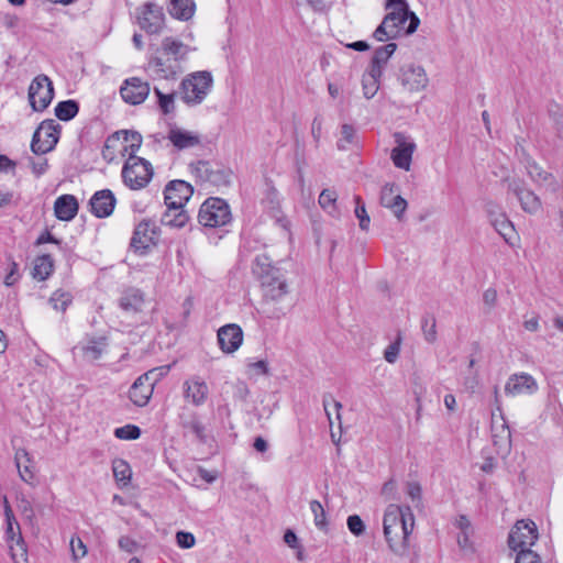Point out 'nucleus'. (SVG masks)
Wrapping results in <instances>:
<instances>
[{
  "mask_svg": "<svg viewBox=\"0 0 563 563\" xmlns=\"http://www.w3.org/2000/svg\"><path fill=\"white\" fill-rule=\"evenodd\" d=\"M161 52L167 59L156 56L150 59L148 70L158 79H175L181 71L178 63L186 59L190 47L170 36L162 41Z\"/></svg>",
  "mask_w": 563,
  "mask_h": 563,
  "instance_id": "nucleus-4",
  "label": "nucleus"
},
{
  "mask_svg": "<svg viewBox=\"0 0 563 563\" xmlns=\"http://www.w3.org/2000/svg\"><path fill=\"white\" fill-rule=\"evenodd\" d=\"M19 265L14 261L10 263V271L4 277V285L8 287L13 286L19 279Z\"/></svg>",
  "mask_w": 563,
  "mask_h": 563,
  "instance_id": "nucleus-58",
  "label": "nucleus"
},
{
  "mask_svg": "<svg viewBox=\"0 0 563 563\" xmlns=\"http://www.w3.org/2000/svg\"><path fill=\"white\" fill-rule=\"evenodd\" d=\"M150 85L137 77L129 78L120 89L122 99L130 104L142 103L150 93Z\"/></svg>",
  "mask_w": 563,
  "mask_h": 563,
  "instance_id": "nucleus-18",
  "label": "nucleus"
},
{
  "mask_svg": "<svg viewBox=\"0 0 563 563\" xmlns=\"http://www.w3.org/2000/svg\"><path fill=\"white\" fill-rule=\"evenodd\" d=\"M3 499L7 522L5 538L9 544L11 558L14 563H27V548L21 534L20 525L13 515L7 497Z\"/></svg>",
  "mask_w": 563,
  "mask_h": 563,
  "instance_id": "nucleus-8",
  "label": "nucleus"
},
{
  "mask_svg": "<svg viewBox=\"0 0 563 563\" xmlns=\"http://www.w3.org/2000/svg\"><path fill=\"white\" fill-rule=\"evenodd\" d=\"M330 405L333 406L335 412H336V418L340 420L341 419V416H340V409L342 408V405L341 402H339L338 400H335L333 398V396L331 394H324L323 395V407H324V411L328 416V419L330 421V423H332V420H331V411H330Z\"/></svg>",
  "mask_w": 563,
  "mask_h": 563,
  "instance_id": "nucleus-53",
  "label": "nucleus"
},
{
  "mask_svg": "<svg viewBox=\"0 0 563 563\" xmlns=\"http://www.w3.org/2000/svg\"><path fill=\"white\" fill-rule=\"evenodd\" d=\"M54 112L60 121H70L79 112V103L73 99L60 101L56 104Z\"/></svg>",
  "mask_w": 563,
  "mask_h": 563,
  "instance_id": "nucleus-37",
  "label": "nucleus"
},
{
  "mask_svg": "<svg viewBox=\"0 0 563 563\" xmlns=\"http://www.w3.org/2000/svg\"><path fill=\"white\" fill-rule=\"evenodd\" d=\"M154 93L157 97L159 109L164 114H169L175 111V91L163 93L158 87H154Z\"/></svg>",
  "mask_w": 563,
  "mask_h": 563,
  "instance_id": "nucleus-43",
  "label": "nucleus"
},
{
  "mask_svg": "<svg viewBox=\"0 0 563 563\" xmlns=\"http://www.w3.org/2000/svg\"><path fill=\"white\" fill-rule=\"evenodd\" d=\"M310 510L313 514L316 527L319 530L327 532L328 531L327 516H325L323 506L320 504V501L311 500L310 501Z\"/></svg>",
  "mask_w": 563,
  "mask_h": 563,
  "instance_id": "nucleus-45",
  "label": "nucleus"
},
{
  "mask_svg": "<svg viewBox=\"0 0 563 563\" xmlns=\"http://www.w3.org/2000/svg\"><path fill=\"white\" fill-rule=\"evenodd\" d=\"M107 346V339L99 336L89 339L86 344L80 346V350L85 358L96 361L102 355Z\"/></svg>",
  "mask_w": 563,
  "mask_h": 563,
  "instance_id": "nucleus-33",
  "label": "nucleus"
},
{
  "mask_svg": "<svg viewBox=\"0 0 563 563\" xmlns=\"http://www.w3.org/2000/svg\"><path fill=\"white\" fill-rule=\"evenodd\" d=\"M354 201H355L354 213H355V217L360 221V223H358L360 229L363 231H367L368 227H369L371 219L366 211L365 203L360 196H355Z\"/></svg>",
  "mask_w": 563,
  "mask_h": 563,
  "instance_id": "nucleus-46",
  "label": "nucleus"
},
{
  "mask_svg": "<svg viewBox=\"0 0 563 563\" xmlns=\"http://www.w3.org/2000/svg\"><path fill=\"white\" fill-rule=\"evenodd\" d=\"M153 389L151 385H147L146 383L140 384V378H136V380L133 383V385L130 388L129 396L131 401L139 406L143 407L147 405L151 396H152Z\"/></svg>",
  "mask_w": 563,
  "mask_h": 563,
  "instance_id": "nucleus-35",
  "label": "nucleus"
},
{
  "mask_svg": "<svg viewBox=\"0 0 563 563\" xmlns=\"http://www.w3.org/2000/svg\"><path fill=\"white\" fill-rule=\"evenodd\" d=\"M32 172L36 177L42 176L48 168L47 159H43L41 162H34L31 163Z\"/></svg>",
  "mask_w": 563,
  "mask_h": 563,
  "instance_id": "nucleus-64",
  "label": "nucleus"
},
{
  "mask_svg": "<svg viewBox=\"0 0 563 563\" xmlns=\"http://www.w3.org/2000/svg\"><path fill=\"white\" fill-rule=\"evenodd\" d=\"M537 389L536 379L526 373L511 375L505 385V393L509 396L531 395Z\"/></svg>",
  "mask_w": 563,
  "mask_h": 563,
  "instance_id": "nucleus-24",
  "label": "nucleus"
},
{
  "mask_svg": "<svg viewBox=\"0 0 563 563\" xmlns=\"http://www.w3.org/2000/svg\"><path fill=\"white\" fill-rule=\"evenodd\" d=\"M155 238L156 231L154 223L143 220L134 229L130 245L135 252L145 254L150 246L154 244Z\"/></svg>",
  "mask_w": 563,
  "mask_h": 563,
  "instance_id": "nucleus-17",
  "label": "nucleus"
},
{
  "mask_svg": "<svg viewBox=\"0 0 563 563\" xmlns=\"http://www.w3.org/2000/svg\"><path fill=\"white\" fill-rule=\"evenodd\" d=\"M114 435L121 440H136L141 435V429L135 424H125L117 428Z\"/></svg>",
  "mask_w": 563,
  "mask_h": 563,
  "instance_id": "nucleus-48",
  "label": "nucleus"
},
{
  "mask_svg": "<svg viewBox=\"0 0 563 563\" xmlns=\"http://www.w3.org/2000/svg\"><path fill=\"white\" fill-rule=\"evenodd\" d=\"M144 301L145 299L142 290L134 287H129L122 291L119 299V306L125 312L136 313L142 311Z\"/></svg>",
  "mask_w": 563,
  "mask_h": 563,
  "instance_id": "nucleus-27",
  "label": "nucleus"
},
{
  "mask_svg": "<svg viewBox=\"0 0 563 563\" xmlns=\"http://www.w3.org/2000/svg\"><path fill=\"white\" fill-rule=\"evenodd\" d=\"M70 551L74 561H78L87 554V547L81 541L80 538H71L70 540Z\"/></svg>",
  "mask_w": 563,
  "mask_h": 563,
  "instance_id": "nucleus-52",
  "label": "nucleus"
},
{
  "mask_svg": "<svg viewBox=\"0 0 563 563\" xmlns=\"http://www.w3.org/2000/svg\"><path fill=\"white\" fill-rule=\"evenodd\" d=\"M508 191L517 197L521 209L530 214H536L542 208L540 198L529 188L523 180L512 178L508 180Z\"/></svg>",
  "mask_w": 563,
  "mask_h": 563,
  "instance_id": "nucleus-13",
  "label": "nucleus"
},
{
  "mask_svg": "<svg viewBox=\"0 0 563 563\" xmlns=\"http://www.w3.org/2000/svg\"><path fill=\"white\" fill-rule=\"evenodd\" d=\"M194 194L192 186L180 179L169 181L164 189V201L167 208H184Z\"/></svg>",
  "mask_w": 563,
  "mask_h": 563,
  "instance_id": "nucleus-14",
  "label": "nucleus"
},
{
  "mask_svg": "<svg viewBox=\"0 0 563 563\" xmlns=\"http://www.w3.org/2000/svg\"><path fill=\"white\" fill-rule=\"evenodd\" d=\"M415 526V517L410 507L389 505L384 514V536L389 549L399 556L409 550V536Z\"/></svg>",
  "mask_w": 563,
  "mask_h": 563,
  "instance_id": "nucleus-3",
  "label": "nucleus"
},
{
  "mask_svg": "<svg viewBox=\"0 0 563 563\" xmlns=\"http://www.w3.org/2000/svg\"><path fill=\"white\" fill-rule=\"evenodd\" d=\"M184 397L194 406H201L207 400L209 388L207 383L198 376H191L183 384Z\"/></svg>",
  "mask_w": 563,
  "mask_h": 563,
  "instance_id": "nucleus-23",
  "label": "nucleus"
},
{
  "mask_svg": "<svg viewBox=\"0 0 563 563\" xmlns=\"http://www.w3.org/2000/svg\"><path fill=\"white\" fill-rule=\"evenodd\" d=\"M407 494L411 498V500L420 501L421 499V486L417 482H410L407 484Z\"/></svg>",
  "mask_w": 563,
  "mask_h": 563,
  "instance_id": "nucleus-60",
  "label": "nucleus"
},
{
  "mask_svg": "<svg viewBox=\"0 0 563 563\" xmlns=\"http://www.w3.org/2000/svg\"><path fill=\"white\" fill-rule=\"evenodd\" d=\"M54 271V262L49 254L37 256L32 272L33 278L37 280L47 279Z\"/></svg>",
  "mask_w": 563,
  "mask_h": 563,
  "instance_id": "nucleus-36",
  "label": "nucleus"
},
{
  "mask_svg": "<svg viewBox=\"0 0 563 563\" xmlns=\"http://www.w3.org/2000/svg\"><path fill=\"white\" fill-rule=\"evenodd\" d=\"M112 471L118 483H121L123 486L129 484L132 472L130 465L124 460H114L112 463Z\"/></svg>",
  "mask_w": 563,
  "mask_h": 563,
  "instance_id": "nucleus-41",
  "label": "nucleus"
},
{
  "mask_svg": "<svg viewBox=\"0 0 563 563\" xmlns=\"http://www.w3.org/2000/svg\"><path fill=\"white\" fill-rule=\"evenodd\" d=\"M342 137L338 141V148L345 151L347 144H353L355 139V129L351 124H343L341 128Z\"/></svg>",
  "mask_w": 563,
  "mask_h": 563,
  "instance_id": "nucleus-49",
  "label": "nucleus"
},
{
  "mask_svg": "<svg viewBox=\"0 0 563 563\" xmlns=\"http://www.w3.org/2000/svg\"><path fill=\"white\" fill-rule=\"evenodd\" d=\"M530 178L533 181H544L556 187V181L551 173L543 170L536 162H529L526 166Z\"/></svg>",
  "mask_w": 563,
  "mask_h": 563,
  "instance_id": "nucleus-40",
  "label": "nucleus"
},
{
  "mask_svg": "<svg viewBox=\"0 0 563 563\" xmlns=\"http://www.w3.org/2000/svg\"><path fill=\"white\" fill-rule=\"evenodd\" d=\"M346 525L351 533L356 537H360L365 532V525L358 515L349 516Z\"/></svg>",
  "mask_w": 563,
  "mask_h": 563,
  "instance_id": "nucleus-50",
  "label": "nucleus"
},
{
  "mask_svg": "<svg viewBox=\"0 0 563 563\" xmlns=\"http://www.w3.org/2000/svg\"><path fill=\"white\" fill-rule=\"evenodd\" d=\"M154 175L152 164L147 159L125 162L122 167V179L126 187L140 190L147 186Z\"/></svg>",
  "mask_w": 563,
  "mask_h": 563,
  "instance_id": "nucleus-10",
  "label": "nucleus"
},
{
  "mask_svg": "<svg viewBox=\"0 0 563 563\" xmlns=\"http://www.w3.org/2000/svg\"><path fill=\"white\" fill-rule=\"evenodd\" d=\"M380 205L390 209L399 220L407 209V201L398 194V186L395 184H386L382 188Z\"/></svg>",
  "mask_w": 563,
  "mask_h": 563,
  "instance_id": "nucleus-21",
  "label": "nucleus"
},
{
  "mask_svg": "<svg viewBox=\"0 0 563 563\" xmlns=\"http://www.w3.org/2000/svg\"><path fill=\"white\" fill-rule=\"evenodd\" d=\"M492 225L507 243L511 244L510 240L515 232V227L506 214H499V218L494 219Z\"/></svg>",
  "mask_w": 563,
  "mask_h": 563,
  "instance_id": "nucleus-42",
  "label": "nucleus"
},
{
  "mask_svg": "<svg viewBox=\"0 0 563 563\" xmlns=\"http://www.w3.org/2000/svg\"><path fill=\"white\" fill-rule=\"evenodd\" d=\"M180 426L186 431L191 432L200 442H206V427L200 421L196 412H191L188 416L180 417Z\"/></svg>",
  "mask_w": 563,
  "mask_h": 563,
  "instance_id": "nucleus-30",
  "label": "nucleus"
},
{
  "mask_svg": "<svg viewBox=\"0 0 563 563\" xmlns=\"http://www.w3.org/2000/svg\"><path fill=\"white\" fill-rule=\"evenodd\" d=\"M399 80L401 86L410 92L424 89L429 82L423 67L413 64L400 68Z\"/></svg>",
  "mask_w": 563,
  "mask_h": 563,
  "instance_id": "nucleus-16",
  "label": "nucleus"
},
{
  "mask_svg": "<svg viewBox=\"0 0 563 563\" xmlns=\"http://www.w3.org/2000/svg\"><path fill=\"white\" fill-rule=\"evenodd\" d=\"M538 540L537 526L532 520H518L508 536V547L512 551L531 550Z\"/></svg>",
  "mask_w": 563,
  "mask_h": 563,
  "instance_id": "nucleus-12",
  "label": "nucleus"
},
{
  "mask_svg": "<svg viewBox=\"0 0 563 563\" xmlns=\"http://www.w3.org/2000/svg\"><path fill=\"white\" fill-rule=\"evenodd\" d=\"M515 563H542L540 555L532 550H520Z\"/></svg>",
  "mask_w": 563,
  "mask_h": 563,
  "instance_id": "nucleus-54",
  "label": "nucleus"
},
{
  "mask_svg": "<svg viewBox=\"0 0 563 563\" xmlns=\"http://www.w3.org/2000/svg\"><path fill=\"white\" fill-rule=\"evenodd\" d=\"M421 330L428 343L437 341V320L433 313L426 312L421 318Z\"/></svg>",
  "mask_w": 563,
  "mask_h": 563,
  "instance_id": "nucleus-39",
  "label": "nucleus"
},
{
  "mask_svg": "<svg viewBox=\"0 0 563 563\" xmlns=\"http://www.w3.org/2000/svg\"><path fill=\"white\" fill-rule=\"evenodd\" d=\"M336 199L338 195L335 190L323 189L319 196L318 202L323 210L333 216L336 212Z\"/></svg>",
  "mask_w": 563,
  "mask_h": 563,
  "instance_id": "nucleus-44",
  "label": "nucleus"
},
{
  "mask_svg": "<svg viewBox=\"0 0 563 563\" xmlns=\"http://www.w3.org/2000/svg\"><path fill=\"white\" fill-rule=\"evenodd\" d=\"M196 10L194 0H170L168 12L178 20L188 21L192 18Z\"/></svg>",
  "mask_w": 563,
  "mask_h": 563,
  "instance_id": "nucleus-29",
  "label": "nucleus"
},
{
  "mask_svg": "<svg viewBox=\"0 0 563 563\" xmlns=\"http://www.w3.org/2000/svg\"><path fill=\"white\" fill-rule=\"evenodd\" d=\"M232 221L229 203L219 197H209L200 206L198 222L206 228L224 227Z\"/></svg>",
  "mask_w": 563,
  "mask_h": 563,
  "instance_id": "nucleus-7",
  "label": "nucleus"
},
{
  "mask_svg": "<svg viewBox=\"0 0 563 563\" xmlns=\"http://www.w3.org/2000/svg\"><path fill=\"white\" fill-rule=\"evenodd\" d=\"M141 145L142 141L125 144L123 146V152L129 155L126 162H141V159H144L143 157L136 155V152L140 150Z\"/></svg>",
  "mask_w": 563,
  "mask_h": 563,
  "instance_id": "nucleus-56",
  "label": "nucleus"
},
{
  "mask_svg": "<svg viewBox=\"0 0 563 563\" xmlns=\"http://www.w3.org/2000/svg\"><path fill=\"white\" fill-rule=\"evenodd\" d=\"M396 146L391 150L390 158L397 168L409 170L416 143L401 132L394 134Z\"/></svg>",
  "mask_w": 563,
  "mask_h": 563,
  "instance_id": "nucleus-15",
  "label": "nucleus"
},
{
  "mask_svg": "<svg viewBox=\"0 0 563 563\" xmlns=\"http://www.w3.org/2000/svg\"><path fill=\"white\" fill-rule=\"evenodd\" d=\"M243 341V331L240 325L230 323L218 330V342L220 349L225 353L236 351Z\"/></svg>",
  "mask_w": 563,
  "mask_h": 563,
  "instance_id": "nucleus-22",
  "label": "nucleus"
},
{
  "mask_svg": "<svg viewBox=\"0 0 563 563\" xmlns=\"http://www.w3.org/2000/svg\"><path fill=\"white\" fill-rule=\"evenodd\" d=\"M382 75H376L372 69L363 75L362 88L363 95L366 99L373 98L379 89V78Z\"/></svg>",
  "mask_w": 563,
  "mask_h": 563,
  "instance_id": "nucleus-38",
  "label": "nucleus"
},
{
  "mask_svg": "<svg viewBox=\"0 0 563 563\" xmlns=\"http://www.w3.org/2000/svg\"><path fill=\"white\" fill-rule=\"evenodd\" d=\"M29 101L32 109L36 112L44 111L54 98L53 82L48 76L37 75L29 87Z\"/></svg>",
  "mask_w": 563,
  "mask_h": 563,
  "instance_id": "nucleus-11",
  "label": "nucleus"
},
{
  "mask_svg": "<svg viewBox=\"0 0 563 563\" xmlns=\"http://www.w3.org/2000/svg\"><path fill=\"white\" fill-rule=\"evenodd\" d=\"M16 163L7 155H0V173H14Z\"/></svg>",
  "mask_w": 563,
  "mask_h": 563,
  "instance_id": "nucleus-61",
  "label": "nucleus"
},
{
  "mask_svg": "<svg viewBox=\"0 0 563 563\" xmlns=\"http://www.w3.org/2000/svg\"><path fill=\"white\" fill-rule=\"evenodd\" d=\"M15 465L19 470L20 477L25 483L31 484L34 479V472L31 465V457L25 449H19L15 452Z\"/></svg>",
  "mask_w": 563,
  "mask_h": 563,
  "instance_id": "nucleus-32",
  "label": "nucleus"
},
{
  "mask_svg": "<svg viewBox=\"0 0 563 563\" xmlns=\"http://www.w3.org/2000/svg\"><path fill=\"white\" fill-rule=\"evenodd\" d=\"M118 545L122 551L128 553H133L139 548V543L128 536H122L118 541Z\"/></svg>",
  "mask_w": 563,
  "mask_h": 563,
  "instance_id": "nucleus-57",
  "label": "nucleus"
},
{
  "mask_svg": "<svg viewBox=\"0 0 563 563\" xmlns=\"http://www.w3.org/2000/svg\"><path fill=\"white\" fill-rule=\"evenodd\" d=\"M396 49L397 45L395 43H388L376 48L372 57L369 69H372L373 73H376V75H382L383 65L388 62Z\"/></svg>",
  "mask_w": 563,
  "mask_h": 563,
  "instance_id": "nucleus-28",
  "label": "nucleus"
},
{
  "mask_svg": "<svg viewBox=\"0 0 563 563\" xmlns=\"http://www.w3.org/2000/svg\"><path fill=\"white\" fill-rule=\"evenodd\" d=\"M191 174L201 183L217 188L229 187L232 183L231 168L211 161H198L189 164Z\"/></svg>",
  "mask_w": 563,
  "mask_h": 563,
  "instance_id": "nucleus-6",
  "label": "nucleus"
},
{
  "mask_svg": "<svg viewBox=\"0 0 563 563\" xmlns=\"http://www.w3.org/2000/svg\"><path fill=\"white\" fill-rule=\"evenodd\" d=\"M167 139L178 151L191 148L201 143V137L198 133L177 126L169 129Z\"/></svg>",
  "mask_w": 563,
  "mask_h": 563,
  "instance_id": "nucleus-25",
  "label": "nucleus"
},
{
  "mask_svg": "<svg viewBox=\"0 0 563 563\" xmlns=\"http://www.w3.org/2000/svg\"><path fill=\"white\" fill-rule=\"evenodd\" d=\"M176 542L181 549H190L195 545L196 539L191 532L178 531L176 533Z\"/></svg>",
  "mask_w": 563,
  "mask_h": 563,
  "instance_id": "nucleus-55",
  "label": "nucleus"
},
{
  "mask_svg": "<svg viewBox=\"0 0 563 563\" xmlns=\"http://www.w3.org/2000/svg\"><path fill=\"white\" fill-rule=\"evenodd\" d=\"M212 85L213 78L210 71L200 70L191 73L180 82V98L189 107L198 106L207 98Z\"/></svg>",
  "mask_w": 563,
  "mask_h": 563,
  "instance_id": "nucleus-5",
  "label": "nucleus"
},
{
  "mask_svg": "<svg viewBox=\"0 0 563 563\" xmlns=\"http://www.w3.org/2000/svg\"><path fill=\"white\" fill-rule=\"evenodd\" d=\"M60 125L53 119L44 120L33 133L31 151L43 155L53 151L58 142Z\"/></svg>",
  "mask_w": 563,
  "mask_h": 563,
  "instance_id": "nucleus-9",
  "label": "nucleus"
},
{
  "mask_svg": "<svg viewBox=\"0 0 563 563\" xmlns=\"http://www.w3.org/2000/svg\"><path fill=\"white\" fill-rule=\"evenodd\" d=\"M115 203V196L110 189L96 191L89 200L90 211L97 218L111 216Z\"/></svg>",
  "mask_w": 563,
  "mask_h": 563,
  "instance_id": "nucleus-20",
  "label": "nucleus"
},
{
  "mask_svg": "<svg viewBox=\"0 0 563 563\" xmlns=\"http://www.w3.org/2000/svg\"><path fill=\"white\" fill-rule=\"evenodd\" d=\"M139 378L140 384L146 383L147 385H151L152 389H154L155 384L158 382L157 369L153 368L141 375Z\"/></svg>",
  "mask_w": 563,
  "mask_h": 563,
  "instance_id": "nucleus-62",
  "label": "nucleus"
},
{
  "mask_svg": "<svg viewBox=\"0 0 563 563\" xmlns=\"http://www.w3.org/2000/svg\"><path fill=\"white\" fill-rule=\"evenodd\" d=\"M44 243H54L60 245L62 242L56 239L48 230H45L35 241V245H41Z\"/></svg>",
  "mask_w": 563,
  "mask_h": 563,
  "instance_id": "nucleus-63",
  "label": "nucleus"
},
{
  "mask_svg": "<svg viewBox=\"0 0 563 563\" xmlns=\"http://www.w3.org/2000/svg\"><path fill=\"white\" fill-rule=\"evenodd\" d=\"M78 201L73 195H62L54 202L55 217L60 221L73 220L78 212Z\"/></svg>",
  "mask_w": 563,
  "mask_h": 563,
  "instance_id": "nucleus-26",
  "label": "nucleus"
},
{
  "mask_svg": "<svg viewBox=\"0 0 563 563\" xmlns=\"http://www.w3.org/2000/svg\"><path fill=\"white\" fill-rule=\"evenodd\" d=\"M385 9L389 12L374 31L373 36L385 42L401 35H410L420 24L419 18L409 9L406 0H387Z\"/></svg>",
  "mask_w": 563,
  "mask_h": 563,
  "instance_id": "nucleus-2",
  "label": "nucleus"
},
{
  "mask_svg": "<svg viewBox=\"0 0 563 563\" xmlns=\"http://www.w3.org/2000/svg\"><path fill=\"white\" fill-rule=\"evenodd\" d=\"M400 344H401V336L398 334L397 339L386 347V350L384 352V358L388 363L393 364L397 361L399 352H400Z\"/></svg>",
  "mask_w": 563,
  "mask_h": 563,
  "instance_id": "nucleus-51",
  "label": "nucleus"
},
{
  "mask_svg": "<svg viewBox=\"0 0 563 563\" xmlns=\"http://www.w3.org/2000/svg\"><path fill=\"white\" fill-rule=\"evenodd\" d=\"M49 301L55 310L64 312L67 309L68 305L71 302V295L67 291L58 289L53 292Z\"/></svg>",
  "mask_w": 563,
  "mask_h": 563,
  "instance_id": "nucleus-47",
  "label": "nucleus"
},
{
  "mask_svg": "<svg viewBox=\"0 0 563 563\" xmlns=\"http://www.w3.org/2000/svg\"><path fill=\"white\" fill-rule=\"evenodd\" d=\"M165 22L163 9L154 3H146L139 16V24L141 29L148 34H157Z\"/></svg>",
  "mask_w": 563,
  "mask_h": 563,
  "instance_id": "nucleus-19",
  "label": "nucleus"
},
{
  "mask_svg": "<svg viewBox=\"0 0 563 563\" xmlns=\"http://www.w3.org/2000/svg\"><path fill=\"white\" fill-rule=\"evenodd\" d=\"M123 140L125 144L134 143L142 141V135L137 131L133 130H120L114 133H112L108 139L106 140L104 146H103V156L106 157V151L110 148H114L115 144Z\"/></svg>",
  "mask_w": 563,
  "mask_h": 563,
  "instance_id": "nucleus-34",
  "label": "nucleus"
},
{
  "mask_svg": "<svg viewBox=\"0 0 563 563\" xmlns=\"http://www.w3.org/2000/svg\"><path fill=\"white\" fill-rule=\"evenodd\" d=\"M252 269L261 280L264 312L269 318H280L286 312L276 305L283 302L289 292L285 272L274 265L266 254H260L255 257Z\"/></svg>",
  "mask_w": 563,
  "mask_h": 563,
  "instance_id": "nucleus-1",
  "label": "nucleus"
},
{
  "mask_svg": "<svg viewBox=\"0 0 563 563\" xmlns=\"http://www.w3.org/2000/svg\"><path fill=\"white\" fill-rule=\"evenodd\" d=\"M485 211L487 213V217H488L490 223L494 222V219L499 218V214H505L501 211L500 207L497 203L493 202V201L486 202Z\"/></svg>",
  "mask_w": 563,
  "mask_h": 563,
  "instance_id": "nucleus-59",
  "label": "nucleus"
},
{
  "mask_svg": "<svg viewBox=\"0 0 563 563\" xmlns=\"http://www.w3.org/2000/svg\"><path fill=\"white\" fill-rule=\"evenodd\" d=\"M188 221L189 216L184 210V208H178L174 210L166 207V211L161 217V222L163 225L176 229L184 228Z\"/></svg>",
  "mask_w": 563,
  "mask_h": 563,
  "instance_id": "nucleus-31",
  "label": "nucleus"
}]
</instances>
